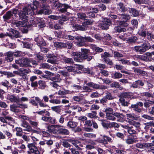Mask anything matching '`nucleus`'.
I'll list each match as a JSON object with an SVG mask.
<instances>
[{
	"mask_svg": "<svg viewBox=\"0 0 154 154\" xmlns=\"http://www.w3.org/2000/svg\"><path fill=\"white\" fill-rule=\"evenodd\" d=\"M38 85L39 86L38 87V88L43 89L45 88L46 84L44 81L39 80L38 82Z\"/></svg>",
	"mask_w": 154,
	"mask_h": 154,
	"instance_id": "09e8293b",
	"label": "nucleus"
},
{
	"mask_svg": "<svg viewBox=\"0 0 154 154\" xmlns=\"http://www.w3.org/2000/svg\"><path fill=\"white\" fill-rule=\"evenodd\" d=\"M133 69H134V72L140 75L144 76L147 75V73L146 71L141 70L139 68L134 67Z\"/></svg>",
	"mask_w": 154,
	"mask_h": 154,
	"instance_id": "cd10ccee",
	"label": "nucleus"
},
{
	"mask_svg": "<svg viewBox=\"0 0 154 154\" xmlns=\"http://www.w3.org/2000/svg\"><path fill=\"white\" fill-rule=\"evenodd\" d=\"M23 46L24 48L30 49L32 47L33 44L30 42H23Z\"/></svg>",
	"mask_w": 154,
	"mask_h": 154,
	"instance_id": "de8ad7c7",
	"label": "nucleus"
},
{
	"mask_svg": "<svg viewBox=\"0 0 154 154\" xmlns=\"http://www.w3.org/2000/svg\"><path fill=\"white\" fill-rule=\"evenodd\" d=\"M37 24L38 26L40 28H44L46 26L45 21L42 18L38 20Z\"/></svg>",
	"mask_w": 154,
	"mask_h": 154,
	"instance_id": "c9c22d12",
	"label": "nucleus"
},
{
	"mask_svg": "<svg viewBox=\"0 0 154 154\" xmlns=\"http://www.w3.org/2000/svg\"><path fill=\"white\" fill-rule=\"evenodd\" d=\"M142 117L144 119H147L149 120H154V117L150 116L147 114H144L142 116Z\"/></svg>",
	"mask_w": 154,
	"mask_h": 154,
	"instance_id": "69168bd1",
	"label": "nucleus"
},
{
	"mask_svg": "<svg viewBox=\"0 0 154 154\" xmlns=\"http://www.w3.org/2000/svg\"><path fill=\"white\" fill-rule=\"evenodd\" d=\"M13 104L10 106V109L11 110L15 112H18L20 111L19 109L18 108H27V106L26 104L17 103Z\"/></svg>",
	"mask_w": 154,
	"mask_h": 154,
	"instance_id": "1a4fd4ad",
	"label": "nucleus"
},
{
	"mask_svg": "<svg viewBox=\"0 0 154 154\" xmlns=\"http://www.w3.org/2000/svg\"><path fill=\"white\" fill-rule=\"evenodd\" d=\"M141 45H142L143 48L144 49V50L145 51L151 49L150 44L148 41L144 42L143 44H141Z\"/></svg>",
	"mask_w": 154,
	"mask_h": 154,
	"instance_id": "ea45409f",
	"label": "nucleus"
},
{
	"mask_svg": "<svg viewBox=\"0 0 154 154\" xmlns=\"http://www.w3.org/2000/svg\"><path fill=\"white\" fill-rule=\"evenodd\" d=\"M13 56L16 57H20L23 55L22 52L18 51H15L13 52Z\"/></svg>",
	"mask_w": 154,
	"mask_h": 154,
	"instance_id": "052dcab7",
	"label": "nucleus"
},
{
	"mask_svg": "<svg viewBox=\"0 0 154 154\" xmlns=\"http://www.w3.org/2000/svg\"><path fill=\"white\" fill-rule=\"evenodd\" d=\"M35 100L37 102V103L33 99H31L29 103H31L32 105L33 106H37V107H38V103L39 106L41 107H48V105L43 103L42 102V100H41L38 97H35Z\"/></svg>",
	"mask_w": 154,
	"mask_h": 154,
	"instance_id": "9d476101",
	"label": "nucleus"
},
{
	"mask_svg": "<svg viewBox=\"0 0 154 154\" xmlns=\"http://www.w3.org/2000/svg\"><path fill=\"white\" fill-rule=\"evenodd\" d=\"M81 52H73L72 53L74 60L75 61L82 62L85 60L89 61L94 58L93 56L89 55L90 50L86 48H81Z\"/></svg>",
	"mask_w": 154,
	"mask_h": 154,
	"instance_id": "f257e3e1",
	"label": "nucleus"
},
{
	"mask_svg": "<svg viewBox=\"0 0 154 154\" xmlns=\"http://www.w3.org/2000/svg\"><path fill=\"white\" fill-rule=\"evenodd\" d=\"M36 58V60L37 62L40 63L43 61L44 59L43 55L42 54L38 53L35 55Z\"/></svg>",
	"mask_w": 154,
	"mask_h": 154,
	"instance_id": "a19ab883",
	"label": "nucleus"
},
{
	"mask_svg": "<svg viewBox=\"0 0 154 154\" xmlns=\"http://www.w3.org/2000/svg\"><path fill=\"white\" fill-rule=\"evenodd\" d=\"M49 102L52 103L58 104L61 103L60 100L58 99H53L49 100Z\"/></svg>",
	"mask_w": 154,
	"mask_h": 154,
	"instance_id": "0e129e2a",
	"label": "nucleus"
},
{
	"mask_svg": "<svg viewBox=\"0 0 154 154\" xmlns=\"http://www.w3.org/2000/svg\"><path fill=\"white\" fill-rule=\"evenodd\" d=\"M110 25L108 24L104 23L101 22L99 24V27L102 29L107 30L109 28Z\"/></svg>",
	"mask_w": 154,
	"mask_h": 154,
	"instance_id": "c03bdc74",
	"label": "nucleus"
},
{
	"mask_svg": "<svg viewBox=\"0 0 154 154\" xmlns=\"http://www.w3.org/2000/svg\"><path fill=\"white\" fill-rule=\"evenodd\" d=\"M6 99L9 100L11 102L17 103L20 102V100L18 97L15 96L14 94L11 95L8 94L6 96Z\"/></svg>",
	"mask_w": 154,
	"mask_h": 154,
	"instance_id": "dca6fc26",
	"label": "nucleus"
},
{
	"mask_svg": "<svg viewBox=\"0 0 154 154\" xmlns=\"http://www.w3.org/2000/svg\"><path fill=\"white\" fill-rule=\"evenodd\" d=\"M91 47L93 50H94L97 52L100 53L103 51V49L95 45H91Z\"/></svg>",
	"mask_w": 154,
	"mask_h": 154,
	"instance_id": "4c0bfd02",
	"label": "nucleus"
},
{
	"mask_svg": "<svg viewBox=\"0 0 154 154\" xmlns=\"http://www.w3.org/2000/svg\"><path fill=\"white\" fill-rule=\"evenodd\" d=\"M122 74L116 72L112 74L111 77L114 79H118L122 77Z\"/></svg>",
	"mask_w": 154,
	"mask_h": 154,
	"instance_id": "49530a36",
	"label": "nucleus"
},
{
	"mask_svg": "<svg viewBox=\"0 0 154 154\" xmlns=\"http://www.w3.org/2000/svg\"><path fill=\"white\" fill-rule=\"evenodd\" d=\"M106 116L107 118L109 120H114L116 119L113 112L107 113L106 114Z\"/></svg>",
	"mask_w": 154,
	"mask_h": 154,
	"instance_id": "3c124183",
	"label": "nucleus"
},
{
	"mask_svg": "<svg viewBox=\"0 0 154 154\" xmlns=\"http://www.w3.org/2000/svg\"><path fill=\"white\" fill-rule=\"evenodd\" d=\"M111 87L113 88H118L119 89L121 90L123 89V88L120 86L119 83L117 82H115L110 84Z\"/></svg>",
	"mask_w": 154,
	"mask_h": 154,
	"instance_id": "72a5a7b5",
	"label": "nucleus"
},
{
	"mask_svg": "<svg viewBox=\"0 0 154 154\" xmlns=\"http://www.w3.org/2000/svg\"><path fill=\"white\" fill-rule=\"evenodd\" d=\"M113 31L115 33H121L122 32H125L126 31V29L125 28L121 27L120 26L117 25L114 27Z\"/></svg>",
	"mask_w": 154,
	"mask_h": 154,
	"instance_id": "c85d7f7f",
	"label": "nucleus"
},
{
	"mask_svg": "<svg viewBox=\"0 0 154 154\" xmlns=\"http://www.w3.org/2000/svg\"><path fill=\"white\" fill-rule=\"evenodd\" d=\"M133 97L132 93L130 92H123L119 97V101L122 106H128L130 104L129 102L130 100Z\"/></svg>",
	"mask_w": 154,
	"mask_h": 154,
	"instance_id": "20e7f679",
	"label": "nucleus"
},
{
	"mask_svg": "<svg viewBox=\"0 0 154 154\" xmlns=\"http://www.w3.org/2000/svg\"><path fill=\"white\" fill-rule=\"evenodd\" d=\"M61 106H52L51 107L52 110L57 112H59L61 110Z\"/></svg>",
	"mask_w": 154,
	"mask_h": 154,
	"instance_id": "13d9d810",
	"label": "nucleus"
},
{
	"mask_svg": "<svg viewBox=\"0 0 154 154\" xmlns=\"http://www.w3.org/2000/svg\"><path fill=\"white\" fill-rule=\"evenodd\" d=\"M34 41L37 42V45L39 47L44 46L47 45L46 41L41 36L35 37Z\"/></svg>",
	"mask_w": 154,
	"mask_h": 154,
	"instance_id": "2eb2a0df",
	"label": "nucleus"
},
{
	"mask_svg": "<svg viewBox=\"0 0 154 154\" xmlns=\"http://www.w3.org/2000/svg\"><path fill=\"white\" fill-rule=\"evenodd\" d=\"M55 8L57 11L61 13H65L67 12V10L70 8L71 6L66 4H61L58 3L55 5Z\"/></svg>",
	"mask_w": 154,
	"mask_h": 154,
	"instance_id": "6e6552de",
	"label": "nucleus"
},
{
	"mask_svg": "<svg viewBox=\"0 0 154 154\" xmlns=\"http://www.w3.org/2000/svg\"><path fill=\"white\" fill-rule=\"evenodd\" d=\"M103 60L104 62L106 63L108 65L112 66L113 64V63L112 60L108 57H105L103 58Z\"/></svg>",
	"mask_w": 154,
	"mask_h": 154,
	"instance_id": "864d4df0",
	"label": "nucleus"
},
{
	"mask_svg": "<svg viewBox=\"0 0 154 154\" xmlns=\"http://www.w3.org/2000/svg\"><path fill=\"white\" fill-rule=\"evenodd\" d=\"M63 43L61 42H56L54 43V46L59 48H63Z\"/></svg>",
	"mask_w": 154,
	"mask_h": 154,
	"instance_id": "e2e57ef3",
	"label": "nucleus"
},
{
	"mask_svg": "<svg viewBox=\"0 0 154 154\" xmlns=\"http://www.w3.org/2000/svg\"><path fill=\"white\" fill-rule=\"evenodd\" d=\"M21 126L24 128L23 129L20 127H17L15 128L16 131V135L17 136L21 137L22 136L23 133V130L30 132L33 131L35 132H37L36 130L32 129L28 123L25 120L22 121Z\"/></svg>",
	"mask_w": 154,
	"mask_h": 154,
	"instance_id": "7ed1b4c3",
	"label": "nucleus"
},
{
	"mask_svg": "<svg viewBox=\"0 0 154 154\" xmlns=\"http://www.w3.org/2000/svg\"><path fill=\"white\" fill-rule=\"evenodd\" d=\"M48 58L47 62L52 64L56 63L57 59V56L54 54H46Z\"/></svg>",
	"mask_w": 154,
	"mask_h": 154,
	"instance_id": "4468645a",
	"label": "nucleus"
},
{
	"mask_svg": "<svg viewBox=\"0 0 154 154\" xmlns=\"http://www.w3.org/2000/svg\"><path fill=\"white\" fill-rule=\"evenodd\" d=\"M101 57L104 58L105 57H112V56L110 54L107 52H105L103 54H101Z\"/></svg>",
	"mask_w": 154,
	"mask_h": 154,
	"instance_id": "338daca9",
	"label": "nucleus"
},
{
	"mask_svg": "<svg viewBox=\"0 0 154 154\" xmlns=\"http://www.w3.org/2000/svg\"><path fill=\"white\" fill-rule=\"evenodd\" d=\"M58 126L57 125H50L47 127V131L51 133H55L57 131Z\"/></svg>",
	"mask_w": 154,
	"mask_h": 154,
	"instance_id": "bb28decb",
	"label": "nucleus"
},
{
	"mask_svg": "<svg viewBox=\"0 0 154 154\" xmlns=\"http://www.w3.org/2000/svg\"><path fill=\"white\" fill-rule=\"evenodd\" d=\"M27 8L26 6L23 8V10H19L16 8L13 9V14H14L15 19H18L23 21L24 23L27 21V15H30V11L29 10V8H31L30 6Z\"/></svg>",
	"mask_w": 154,
	"mask_h": 154,
	"instance_id": "f03ea898",
	"label": "nucleus"
},
{
	"mask_svg": "<svg viewBox=\"0 0 154 154\" xmlns=\"http://www.w3.org/2000/svg\"><path fill=\"white\" fill-rule=\"evenodd\" d=\"M30 58H23L18 60H16L15 62L16 63L20 65L21 67H32V66L29 63Z\"/></svg>",
	"mask_w": 154,
	"mask_h": 154,
	"instance_id": "0eeeda50",
	"label": "nucleus"
},
{
	"mask_svg": "<svg viewBox=\"0 0 154 154\" xmlns=\"http://www.w3.org/2000/svg\"><path fill=\"white\" fill-rule=\"evenodd\" d=\"M137 138L136 135H129L128 136V138L126 140V142L129 144L136 143L137 142Z\"/></svg>",
	"mask_w": 154,
	"mask_h": 154,
	"instance_id": "a211bd4d",
	"label": "nucleus"
},
{
	"mask_svg": "<svg viewBox=\"0 0 154 154\" xmlns=\"http://www.w3.org/2000/svg\"><path fill=\"white\" fill-rule=\"evenodd\" d=\"M98 12L97 8H93L91 11L89 12L87 15L90 18H94L96 16V14Z\"/></svg>",
	"mask_w": 154,
	"mask_h": 154,
	"instance_id": "a878e982",
	"label": "nucleus"
},
{
	"mask_svg": "<svg viewBox=\"0 0 154 154\" xmlns=\"http://www.w3.org/2000/svg\"><path fill=\"white\" fill-rule=\"evenodd\" d=\"M112 53L113 54V57L115 58L116 57H124L123 54L118 51L112 50Z\"/></svg>",
	"mask_w": 154,
	"mask_h": 154,
	"instance_id": "79ce46f5",
	"label": "nucleus"
},
{
	"mask_svg": "<svg viewBox=\"0 0 154 154\" xmlns=\"http://www.w3.org/2000/svg\"><path fill=\"white\" fill-rule=\"evenodd\" d=\"M144 84V82L142 80H138L133 82L131 86L134 88H139L143 87Z\"/></svg>",
	"mask_w": 154,
	"mask_h": 154,
	"instance_id": "aec40b11",
	"label": "nucleus"
},
{
	"mask_svg": "<svg viewBox=\"0 0 154 154\" xmlns=\"http://www.w3.org/2000/svg\"><path fill=\"white\" fill-rule=\"evenodd\" d=\"M128 132L130 134L129 135H136V134H137L136 131L132 128L128 129Z\"/></svg>",
	"mask_w": 154,
	"mask_h": 154,
	"instance_id": "774afa93",
	"label": "nucleus"
},
{
	"mask_svg": "<svg viewBox=\"0 0 154 154\" xmlns=\"http://www.w3.org/2000/svg\"><path fill=\"white\" fill-rule=\"evenodd\" d=\"M142 96L143 97H145L147 98L149 97L153 98L154 95L152 93H150L148 92H144L142 93Z\"/></svg>",
	"mask_w": 154,
	"mask_h": 154,
	"instance_id": "6e6d98bb",
	"label": "nucleus"
},
{
	"mask_svg": "<svg viewBox=\"0 0 154 154\" xmlns=\"http://www.w3.org/2000/svg\"><path fill=\"white\" fill-rule=\"evenodd\" d=\"M85 37L81 36H77L75 37V40L78 41L77 44L78 46H82L84 45L86 42Z\"/></svg>",
	"mask_w": 154,
	"mask_h": 154,
	"instance_id": "4be33fe9",
	"label": "nucleus"
},
{
	"mask_svg": "<svg viewBox=\"0 0 154 154\" xmlns=\"http://www.w3.org/2000/svg\"><path fill=\"white\" fill-rule=\"evenodd\" d=\"M13 9L9 11L3 15V18L5 22H8V21L11 18L13 19H15L14 14H13Z\"/></svg>",
	"mask_w": 154,
	"mask_h": 154,
	"instance_id": "f8f14e48",
	"label": "nucleus"
},
{
	"mask_svg": "<svg viewBox=\"0 0 154 154\" xmlns=\"http://www.w3.org/2000/svg\"><path fill=\"white\" fill-rule=\"evenodd\" d=\"M83 71L84 72L88 74L94 75V72L92 70L89 68H84L83 69Z\"/></svg>",
	"mask_w": 154,
	"mask_h": 154,
	"instance_id": "bf43d9fd",
	"label": "nucleus"
},
{
	"mask_svg": "<svg viewBox=\"0 0 154 154\" xmlns=\"http://www.w3.org/2000/svg\"><path fill=\"white\" fill-rule=\"evenodd\" d=\"M61 60L62 61L65 63L72 64L74 63V62L72 58H68L65 56L63 57Z\"/></svg>",
	"mask_w": 154,
	"mask_h": 154,
	"instance_id": "473e14b6",
	"label": "nucleus"
},
{
	"mask_svg": "<svg viewBox=\"0 0 154 154\" xmlns=\"http://www.w3.org/2000/svg\"><path fill=\"white\" fill-rule=\"evenodd\" d=\"M60 75L59 74H57L56 76L51 77L50 79L53 81V82H59L60 80Z\"/></svg>",
	"mask_w": 154,
	"mask_h": 154,
	"instance_id": "8fccbe9b",
	"label": "nucleus"
},
{
	"mask_svg": "<svg viewBox=\"0 0 154 154\" xmlns=\"http://www.w3.org/2000/svg\"><path fill=\"white\" fill-rule=\"evenodd\" d=\"M57 132L63 135H67L69 134V132L67 129L63 128V127L58 125L57 128Z\"/></svg>",
	"mask_w": 154,
	"mask_h": 154,
	"instance_id": "412c9836",
	"label": "nucleus"
},
{
	"mask_svg": "<svg viewBox=\"0 0 154 154\" xmlns=\"http://www.w3.org/2000/svg\"><path fill=\"white\" fill-rule=\"evenodd\" d=\"M124 14V13H122L119 14L120 18L125 21H128L131 18L130 16L129 15L125 14Z\"/></svg>",
	"mask_w": 154,
	"mask_h": 154,
	"instance_id": "58836bf2",
	"label": "nucleus"
},
{
	"mask_svg": "<svg viewBox=\"0 0 154 154\" xmlns=\"http://www.w3.org/2000/svg\"><path fill=\"white\" fill-rule=\"evenodd\" d=\"M100 121L101 122V124L104 129L107 130L111 128V122L104 119H101Z\"/></svg>",
	"mask_w": 154,
	"mask_h": 154,
	"instance_id": "393cba45",
	"label": "nucleus"
},
{
	"mask_svg": "<svg viewBox=\"0 0 154 154\" xmlns=\"http://www.w3.org/2000/svg\"><path fill=\"white\" fill-rule=\"evenodd\" d=\"M102 22L104 23L108 24L109 25H110L112 24V22L111 20L109 19H108L107 18H103L102 19Z\"/></svg>",
	"mask_w": 154,
	"mask_h": 154,
	"instance_id": "680f3d73",
	"label": "nucleus"
},
{
	"mask_svg": "<svg viewBox=\"0 0 154 154\" xmlns=\"http://www.w3.org/2000/svg\"><path fill=\"white\" fill-rule=\"evenodd\" d=\"M151 124H152V125L153 127H152L150 128V132L154 134V123L147 122L145 123V125H146L145 128H149V126Z\"/></svg>",
	"mask_w": 154,
	"mask_h": 154,
	"instance_id": "603ef678",
	"label": "nucleus"
},
{
	"mask_svg": "<svg viewBox=\"0 0 154 154\" xmlns=\"http://www.w3.org/2000/svg\"><path fill=\"white\" fill-rule=\"evenodd\" d=\"M147 30L144 25L142 24L138 30L137 34L140 36L145 38L146 36Z\"/></svg>",
	"mask_w": 154,
	"mask_h": 154,
	"instance_id": "6ab92c4d",
	"label": "nucleus"
},
{
	"mask_svg": "<svg viewBox=\"0 0 154 154\" xmlns=\"http://www.w3.org/2000/svg\"><path fill=\"white\" fill-rule=\"evenodd\" d=\"M127 21L123 20L118 21L117 22V25H119L122 27H126L128 26V23Z\"/></svg>",
	"mask_w": 154,
	"mask_h": 154,
	"instance_id": "e433bc0d",
	"label": "nucleus"
},
{
	"mask_svg": "<svg viewBox=\"0 0 154 154\" xmlns=\"http://www.w3.org/2000/svg\"><path fill=\"white\" fill-rule=\"evenodd\" d=\"M143 103L141 101H137L135 103L131 104L129 108L135 113L139 114L141 113L143 110Z\"/></svg>",
	"mask_w": 154,
	"mask_h": 154,
	"instance_id": "423d86ee",
	"label": "nucleus"
},
{
	"mask_svg": "<svg viewBox=\"0 0 154 154\" xmlns=\"http://www.w3.org/2000/svg\"><path fill=\"white\" fill-rule=\"evenodd\" d=\"M4 55L5 57V60L8 62H11L13 60V52L9 51L5 53Z\"/></svg>",
	"mask_w": 154,
	"mask_h": 154,
	"instance_id": "b1692460",
	"label": "nucleus"
},
{
	"mask_svg": "<svg viewBox=\"0 0 154 154\" xmlns=\"http://www.w3.org/2000/svg\"><path fill=\"white\" fill-rule=\"evenodd\" d=\"M142 45L136 46L134 47L133 50L136 52H138L140 54H142L145 51Z\"/></svg>",
	"mask_w": 154,
	"mask_h": 154,
	"instance_id": "7c9ffc66",
	"label": "nucleus"
},
{
	"mask_svg": "<svg viewBox=\"0 0 154 154\" xmlns=\"http://www.w3.org/2000/svg\"><path fill=\"white\" fill-rule=\"evenodd\" d=\"M8 30L10 32L12 33L13 35L12 36L16 38H18L20 37V32L12 28H10L8 29Z\"/></svg>",
	"mask_w": 154,
	"mask_h": 154,
	"instance_id": "2f4dec72",
	"label": "nucleus"
},
{
	"mask_svg": "<svg viewBox=\"0 0 154 154\" xmlns=\"http://www.w3.org/2000/svg\"><path fill=\"white\" fill-rule=\"evenodd\" d=\"M47 6H45V8H42V9L39 10L38 11V13L39 14H44L45 15H49L51 13V11L49 9H47Z\"/></svg>",
	"mask_w": 154,
	"mask_h": 154,
	"instance_id": "f704fd0d",
	"label": "nucleus"
},
{
	"mask_svg": "<svg viewBox=\"0 0 154 154\" xmlns=\"http://www.w3.org/2000/svg\"><path fill=\"white\" fill-rule=\"evenodd\" d=\"M98 11H104L106 9V5L103 3H100L98 5Z\"/></svg>",
	"mask_w": 154,
	"mask_h": 154,
	"instance_id": "5fc2aeb1",
	"label": "nucleus"
},
{
	"mask_svg": "<svg viewBox=\"0 0 154 154\" xmlns=\"http://www.w3.org/2000/svg\"><path fill=\"white\" fill-rule=\"evenodd\" d=\"M138 40L137 37V36H132L131 37L127 38L126 39V41L129 44L134 43L136 42Z\"/></svg>",
	"mask_w": 154,
	"mask_h": 154,
	"instance_id": "c756f323",
	"label": "nucleus"
},
{
	"mask_svg": "<svg viewBox=\"0 0 154 154\" xmlns=\"http://www.w3.org/2000/svg\"><path fill=\"white\" fill-rule=\"evenodd\" d=\"M41 6V4H40L39 2L36 0H33V4H32L28 5L26 7L28 8L29 6H30L31 8H29V11H30V15H32L34 14V10H35L39 6Z\"/></svg>",
	"mask_w": 154,
	"mask_h": 154,
	"instance_id": "9b49d317",
	"label": "nucleus"
},
{
	"mask_svg": "<svg viewBox=\"0 0 154 154\" xmlns=\"http://www.w3.org/2000/svg\"><path fill=\"white\" fill-rule=\"evenodd\" d=\"M86 85L90 87H92L93 88L99 89L100 86L99 85L95 84L93 82H90L86 83Z\"/></svg>",
	"mask_w": 154,
	"mask_h": 154,
	"instance_id": "37998d69",
	"label": "nucleus"
},
{
	"mask_svg": "<svg viewBox=\"0 0 154 154\" xmlns=\"http://www.w3.org/2000/svg\"><path fill=\"white\" fill-rule=\"evenodd\" d=\"M63 48L70 49L72 47V44L71 42H67L66 43H63Z\"/></svg>",
	"mask_w": 154,
	"mask_h": 154,
	"instance_id": "4d7b16f0",
	"label": "nucleus"
},
{
	"mask_svg": "<svg viewBox=\"0 0 154 154\" xmlns=\"http://www.w3.org/2000/svg\"><path fill=\"white\" fill-rule=\"evenodd\" d=\"M129 12L134 17H138L140 15H141V17H145V15L143 13V14L141 13L140 14V11L137 10L134 8H129Z\"/></svg>",
	"mask_w": 154,
	"mask_h": 154,
	"instance_id": "ddd939ff",
	"label": "nucleus"
},
{
	"mask_svg": "<svg viewBox=\"0 0 154 154\" xmlns=\"http://www.w3.org/2000/svg\"><path fill=\"white\" fill-rule=\"evenodd\" d=\"M92 23V21L91 20H87L83 23L82 25H79L76 23L73 24L72 25V29L74 31H85L87 29V25H91Z\"/></svg>",
	"mask_w": 154,
	"mask_h": 154,
	"instance_id": "39448f33",
	"label": "nucleus"
},
{
	"mask_svg": "<svg viewBox=\"0 0 154 154\" xmlns=\"http://www.w3.org/2000/svg\"><path fill=\"white\" fill-rule=\"evenodd\" d=\"M78 125V123L75 122L69 121L67 124V126L70 128H73L76 127Z\"/></svg>",
	"mask_w": 154,
	"mask_h": 154,
	"instance_id": "a18cd8bd",
	"label": "nucleus"
},
{
	"mask_svg": "<svg viewBox=\"0 0 154 154\" xmlns=\"http://www.w3.org/2000/svg\"><path fill=\"white\" fill-rule=\"evenodd\" d=\"M117 12L119 14L125 13L127 10V8L125 7L124 4L120 2L117 5Z\"/></svg>",
	"mask_w": 154,
	"mask_h": 154,
	"instance_id": "f3484780",
	"label": "nucleus"
},
{
	"mask_svg": "<svg viewBox=\"0 0 154 154\" xmlns=\"http://www.w3.org/2000/svg\"><path fill=\"white\" fill-rule=\"evenodd\" d=\"M28 147L29 148L32 152L34 153L35 154H40L39 151L34 143L28 144Z\"/></svg>",
	"mask_w": 154,
	"mask_h": 154,
	"instance_id": "5701e85b",
	"label": "nucleus"
}]
</instances>
